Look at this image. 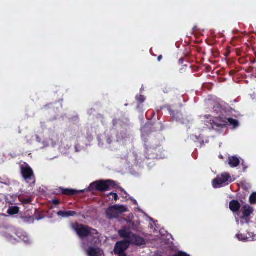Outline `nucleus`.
I'll return each mask as SVG.
<instances>
[{"instance_id": "6e6552de", "label": "nucleus", "mask_w": 256, "mask_h": 256, "mask_svg": "<svg viewBox=\"0 0 256 256\" xmlns=\"http://www.w3.org/2000/svg\"><path fill=\"white\" fill-rule=\"evenodd\" d=\"M21 172L26 180H32L34 178L33 170L28 165L22 166L21 168Z\"/></svg>"}, {"instance_id": "20e7f679", "label": "nucleus", "mask_w": 256, "mask_h": 256, "mask_svg": "<svg viewBox=\"0 0 256 256\" xmlns=\"http://www.w3.org/2000/svg\"><path fill=\"white\" fill-rule=\"evenodd\" d=\"M232 181V180L230 174L224 172L213 180L212 186L214 188H218L228 184Z\"/></svg>"}, {"instance_id": "ddd939ff", "label": "nucleus", "mask_w": 256, "mask_h": 256, "mask_svg": "<svg viewBox=\"0 0 256 256\" xmlns=\"http://www.w3.org/2000/svg\"><path fill=\"white\" fill-rule=\"evenodd\" d=\"M240 204L238 201L232 200L230 204V208L233 212H236L240 208Z\"/></svg>"}, {"instance_id": "9b49d317", "label": "nucleus", "mask_w": 256, "mask_h": 256, "mask_svg": "<svg viewBox=\"0 0 256 256\" xmlns=\"http://www.w3.org/2000/svg\"><path fill=\"white\" fill-rule=\"evenodd\" d=\"M240 160L238 158L232 156L228 158V164L231 167H236L239 164Z\"/></svg>"}, {"instance_id": "a878e982", "label": "nucleus", "mask_w": 256, "mask_h": 256, "mask_svg": "<svg viewBox=\"0 0 256 256\" xmlns=\"http://www.w3.org/2000/svg\"><path fill=\"white\" fill-rule=\"evenodd\" d=\"M175 256H176V255Z\"/></svg>"}, {"instance_id": "0eeeda50", "label": "nucleus", "mask_w": 256, "mask_h": 256, "mask_svg": "<svg viewBox=\"0 0 256 256\" xmlns=\"http://www.w3.org/2000/svg\"><path fill=\"white\" fill-rule=\"evenodd\" d=\"M126 241L118 242L116 244L114 252L115 254H118L119 256H126L124 252L127 249L129 246L128 240L126 239Z\"/></svg>"}, {"instance_id": "b1692460", "label": "nucleus", "mask_w": 256, "mask_h": 256, "mask_svg": "<svg viewBox=\"0 0 256 256\" xmlns=\"http://www.w3.org/2000/svg\"><path fill=\"white\" fill-rule=\"evenodd\" d=\"M240 238H241V240H244V238H243L242 235V234H241Z\"/></svg>"}, {"instance_id": "423d86ee", "label": "nucleus", "mask_w": 256, "mask_h": 256, "mask_svg": "<svg viewBox=\"0 0 256 256\" xmlns=\"http://www.w3.org/2000/svg\"><path fill=\"white\" fill-rule=\"evenodd\" d=\"M127 210L124 206L114 205L109 208L106 212L107 216L110 218H116L122 213Z\"/></svg>"}, {"instance_id": "2eb2a0df", "label": "nucleus", "mask_w": 256, "mask_h": 256, "mask_svg": "<svg viewBox=\"0 0 256 256\" xmlns=\"http://www.w3.org/2000/svg\"><path fill=\"white\" fill-rule=\"evenodd\" d=\"M18 212L19 208L17 206H10L8 210V213L10 215L17 214Z\"/></svg>"}, {"instance_id": "6ab92c4d", "label": "nucleus", "mask_w": 256, "mask_h": 256, "mask_svg": "<svg viewBox=\"0 0 256 256\" xmlns=\"http://www.w3.org/2000/svg\"><path fill=\"white\" fill-rule=\"evenodd\" d=\"M242 168H243V172H246V169L248 168V166H246L245 164H244V162L242 161Z\"/></svg>"}, {"instance_id": "393cba45", "label": "nucleus", "mask_w": 256, "mask_h": 256, "mask_svg": "<svg viewBox=\"0 0 256 256\" xmlns=\"http://www.w3.org/2000/svg\"><path fill=\"white\" fill-rule=\"evenodd\" d=\"M243 58L241 57V62H240V64H242L243 63Z\"/></svg>"}, {"instance_id": "f8f14e48", "label": "nucleus", "mask_w": 256, "mask_h": 256, "mask_svg": "<svg viewBox=\"0 0 256 256\" xmlns=\"http://www.w3.org/2000/svg\"><path fill=\"white\" fill-rule=\"evenodd\" d=\"M241 187L244 190H245V192H246L244 194V196L242 197L241 196V198H244L246 197V195L248 194L250 192L249 190H250L251 186H250V184L248 182H246V180H243V181L241 182Z\"/></svg>"}, {"instance_id": "dca6fc26", "label": "nucleus", "mask_w": 256, "mask_h": 256, "mask_svg": "<svg viewBox=\"0 0 256 256\" xmlns=\"http://www.w3.org/2000/svg\"><path fill=\"white\" fill-rule=\"evenodd\" d=\"M76 193V190H71V189H64L62 190V194L68 195V196H72Z\"/></svg>"}, {"instance_id": "1a4fd4ad", "label": "nucleus", "mask_w": 256, "mask_h": 256, "mask_svg": "<svg viewBox=\"0 0 256 256\" xmlns=\"http://www.w3.org/2000/svg\"><path fill=\"white\" fill-rule=\"evenodd\" d=\"M88 256H103V252L98 248H90L86 250Z\"/></svg>"}, {"instance_id": "a211bd4d", "label": "nucleus", "mask_w": 256, "mask_h": 256, "mask_svg": "<svg viewBox=\"0 0 256 256\" xmlns=\"http://www.w3.org/2000/svg\"><path fill=\"white\" fill-rule=\"evenodd\" d=\"M110 196H112L115 200H117L118 198V196L115 193H110Z\"/></svg>"}, {"instance_id": "7ed1b4c3", "label": "nucleus", "mask_w": 256, "mask_h": 256, "mask_svg": "<svg viewBox=\"0 0 256 256\" xmlns=\"http://www.w3.org/2000/svg\"><path fill=\"white\" fill-rule=\"evenodd\" d=\"M121 237L128 240L129 243H133L136 245H142L145 244L144 239L140 236L132 234L129 230L122 229L118 231Z\"/></svg>"}, {"instance_id": "5701e85b", "label": "nucleus", "mask_w": 256, "mask_h": 256, "mask_svg": "<svg viewBox=\"0 0 256 256\" xmlns=\"http://www.w3.org/2000/svg\"><path fill=\"white\" fill-rule=\"evenodd\" d=\"M4 184H10L9 180H8L6 182H4Z\"/></svg>"}, {"instance_id": "9d476101", "label": "nucleus", "mask_w": 256, "mask_h": 256, "mask_svg": "<svg viewBox=\"0 0 256 256\" xmlns=\"http://www.w3.org/2000/svg\"><path fill=\"white\" fill-rule=\"evenodd\" d=\"M242 218L247 220V218L254 212V208L249 205H246L242 208Z\"/></svg>"}, {"instance_id": "39448f33", "label": "nucleus", "mask_w": 256, "mask_h": 256, "mask_svg": "<svg viewBox=\"0 0 256 256\" xmlns=\"http://www.w3.org/2000/svg\"><path fill=\"white\" fill-rule=\"evenodd\" d=\"M114 182L112 180L98 181L92 183L90 186V190L104 191L114 186Z\"/></svg>"}, {"instance_id": "4be33fe9", "label": "nucleus", "mask_w": 256, "mask_h": 256, "mask_svg": "<svg viewBox=\"0 0 256 256\" xmlns=\"http://www.w3.org/2000/svg\"><path fill=\"white\" fill-rule=\"evenodd\" d=\"M162 58V56H160L158 57V61H160Z\"/></svg>"}, {"instance_id": "f257e3e1", "label": "nucleus", "mask_w": 256, "mask_h": 256, "mask_svg": "<svg viewBox=\"0 0 256 256\" xmlns=\"http://www.w3.org/2000/svg\"><path fill=\"white\" fill-rule=\"evenodd\" d=\"M208 124H206L209 128L218 130L220 128H222L226 126H229L232 128H234L238 126V122L232 118H228L227 120H222L221 118H215L210 120V121L206 122Z\"/></svg>"}, {"instance_id": "412c9836", "label": "nucleus", "mask_w": 256, "mask_h": 256, "mask_svg": "<svg viewBox=\"0 0 256 256\" xmlns=\"http://www.w3.org/2000/svg\"><path fill=\"white\" fill-rule=\"evenodd\" d=\"M176 256H188L185 254H180L176 255Z\"/></svg>"}, {"instance_id": "f03ea898", "label": "nucleus", "mask_w": 256, "mask_h": 256, "mask_svg": "<svg viewBox=\"0 0 256 256\" xmlns=\"http://www.w3.org/2000/svg\"><path fill=\"white\" fill-rule=\"evenodd\" d=\"M77 234L80 238L92 237L94 243L99 242V235L94 229L91 228L87 226L83 225H78L75 228Z\"/></svg>"}, {"instance_id": "aec40b11", "label": "nucleus", "mask_w": 256, "mask_h": 256, "mask_svg": "<svg viewBox=\"0 0 256 256\" xmlns=\"http://www.w3.org/2000/svg\"><path fill=\"white\" fill-rule=\"evenodd\" d=\"M54 203L56 204H58L59 203V201L58 200H54Z\"/></svg>"}, {"instance_id": "f3484780", "label": "nucleus", "mask_w": 256, "mask_h": 256, "mask_svg": "<svg viewBox=\"0 0 256 256\" xmlns=\"http://www.w3.org/2000/svg\"><path fill=\"white\" fill-rule=\"evenodd\" d=\"M250 202L252 204H256V192H253L250 196Z\"/></svg>"}, {"instance_id": "4468645a", "label": "nucleus", "mask_w": 256, "mask_h": 256, "mask_svg": "<svg viewBox=\"0 0 256 256\" xmlns=\"http://www.w3.org/2000/svg\"><path fill=\"white\" fill-rule=\"evenodd\" d=\"M76 214V212L73 211H60L58 212V214L62 218L74 216Z\"/></svg>"}]
</instances>
